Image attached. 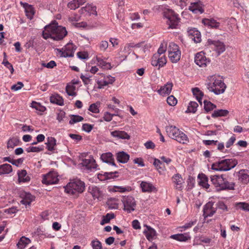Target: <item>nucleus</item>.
Returning <instances> with one entry per match:
<instances>
[{
	"label": "nucleus",
	"mask_w": 249,
	"mask_h": 249,
	"mask_svg": "<svg viewBox=\"0 0 249 249\" xmlns=\"http://www.w3.org/2000/svg\"><path fill=\"white\" fill-rule=\"evenodd\" d=\"M198 178L200 179L199 181L200 186L206 189H209L210 185L208 183V178L205 174H202L198 175Z\"/></svg>",
	"instance_id": "26"
},
{
	"label": "nucleus",
	"mask_w": 249,
	"mask_h": 249,
	"mask_svg": "<svg viewBox=\"0 0 249 249\" xmlns=\"http://www.w3.org/2000/svg\"><path fill=\"white\" fill-rule=\"evenodd\" d=\"M173 178L174 182L177 185H180L182 184V178L179 174L175 175Z\"/></svg>",
	"instance_id": "53"
},
{
	"label": "nucleus",
	"mask_w": 249,
	"mask_h": 249,
	"mask_svg": "<svg viewBox=\"0 0 249 249\" xmlns=\"http://www.w3.org/2000/svg\"><path fill=\"white\" fill-rule=\"evenodd\" d=\"M2 64H3L7 69L10 71L11 73H13L14 71L13 67L12 65L10 63L6 58L4 59Z\"/></svg>",
	"instance_id": "54"
},
{
	"label": "nucleus",
	"mask_w": 249,
	"mask_h": 249,
	"mask_svg": "<svg viewBox=\"0 0 249 249\" xmlns=\"http://www.w3.org/2000/svg\"><path fill=\"white\" fill-rule=\"evenodd\" d=\"M144 227L145 228L143 230V233L146 239L150 242L155 239L157 236V233L156 230L147 225H144Z\"/></svg>",
	"instance_id": "11"
},
{
	"label": "nucleus",
	"mask_w": 249,
	"mask_h": 249,
	"mask_svg": "<svg viewBox=\"0 0 249 249\" xmlns=\"http://www.w3.org/2000/svg\"><path fill=\"white\" fill-rule=\"evenodd\" d=\"M47 148L49 151H52L54 150V146L56 145V140L52 137L47 138V141L45 143Z\"/></svg>",
	"instance_id": "33"
},
{
	"label": "nucleus",
	"mask_w": 249,
	"mask_h": 249,
	"mask_svg": "<svg viewBox=\"0 0 249 249\" xmlns=\"http://www.w3.org/2000/svg\"><path fill=\"white\" fill-rule=\"evenodd\" d=\"M80 78L82 80L85 85H89L91 84V79L89 78V76L88 75H84L81 74Z\"/></svg>",
	"instance_id": "57"
},
{
	"label": "nucleus",
	"mask_w": 249,
	"mask_h": 249,
	"mask_svg": "<svg viewBox=\"0 0 249 249\" xmlns=\"http://www.w3.org/2000/svg\"><path fill=\"white\" fill-rule=\"evenodd\" d=\"M163 15L167 19L166 22L169 25L168 28L171 29L176 28L179 22V18L178 17V15L172 10L168 9L164 11Z\"/></svg>",
	"instance_id": "7"
},
{
	"label": "nucleus",
	"mask_w": 249,
	"mask_h": 249,
	"mask_svg": "<svg viewBox=\"0 0 249 249\" xmlns=\"http://www.w3.org/2000/svg\"><path fill=\"white\" fill-rule=\"evenodd\" d=\"M123 202L124 206V210L128 213H131L134 211L136 206V202L134 198L131 196H127L123 198Z\"/></svg>",
	"instance_id": "9"
},
{
	"label": "nucleus",
	"mask_w": 249,
	"mask_h": 249,
	"mask_svg": "<svg viewBox=\"0 0 249 249\" xmlns=\"http://www.w3.org/2000/svg\"><path fill=\"white\" fill-rule=\"evenodd\" d=\"M115 217V214L113 213H107L106 215H104L100 222L101 225L109 222L110 220Z\"/></svg>",
	"instance_id": "39"
},
{
	"label": "nucleus",
	"mask_w": 249,
	"mask_h": 249,
	"mask_svg": "<svg viewBox=\"0 0 249 249\" xmlns=\"http://www.w3.org/2000/svg\"><path fill=\"white\" fill-rule=\"evenodd\" d=\"M229 111L227 109H218L213 111L212 114V117L216 118L218 117L226 116L229 114Z\"/></svg>",
	"instance_id": "35"
},
{
	"label": "nucleus",
	"mask_w": 249,
	"mask_h": 249,
	"mask_svg": "<svg viewBox=\"0 0 249 249\" xmlns=\"http://www.w3.org/2000/svg\"><path fill=\"white\" fill-rule=\"evenodd\" d=\"M192 90L193 95L196 97L198 102L201 104V101L203 96V93L198 88H193Z\"/></svg>",
	"instance_id": "38"
},
{
	"label": "nucleus",
	"mask_w": 249,
	"mask_h": 249,
	"mask_svg": "<svg viewBox=\"0 0 249 249\" xmlns=\"http://www.w3.org/2000/svg\"><path fill=\"white\" fill-rule=\"evenodd\" d=\"M85 183L79 179H74L70 182L65 187V192L69 194L76 195L83 192Z\"/></svg>",
	"instance_id": "6"
},
{
	"label": "nucleus",
	"mask_w": 249,
	"mask_h": 249,
	"mask_svg": "<svg viewBox=\"0 0 249 249\" xmlns=\"http://www.w3.org/2000/svg\"><path fill=\"white\" fill-rule=\"evenodd\" d=\"M239 180L244 184L249 183V175L244 170H241L238 172Z\"/></svg>",
	"instance_id": "28"
},
{
	"label": "nucleus",
	"mask_w": 249,
	"mask_h": 249,
	"mask_svg": "<svg viewBox=\"0 0 249 249\" xmlns=\"http://www.w3.org/2000/svg\"><path fill=\"white\" fill-rule=\"evenodd\" d=\"M79 12L81 14L87 12L89 15L93 14L95 16L97 15L96 7L92 4H87L85 7H83L80 9Z\"/></svg>",
	"instance_id": "17"
},
{
	"label": "nucleus",
	"mask_w": 249,
	"mask_h": 249,
	"mask_svg": "<svg viewBox=\"0 0 249 249\" xmlns=\"http://www.w3.org/2000/svg\"><path fill=\"white\" fill-rule=\"evenodd\" d=\"M12 171V166L9 164L5 163L0 165V175L8 174Z\"/></svg>",
	"instance_id": "34"
},
{
	"label": "nucleus",
	"mask_w": 249,
	"mask_h": 249,
	"mask_svg": "<svg viewBox=\"0 0 249 249\" xmlns=\"http://www.w3.org/2000/svg\"><path fill=\"white\" fill-rule=\"evenodd\" d=\"M69 21L71 22L78 21L80 19V16L77 14H74L68 18Z\"/></svg>",
	"instance_id": "61"
},
{
	"label": "nucleus",
	"mask_w": 249,
	"mask_h": 249,
	"mask_svg": "<svg viewBox=\"0 0 249 249\" xmlns=\"http://www.w3.org/2000/svg\"><path fill=\"white\" fill-rule=\"evenodd\" d=\"M237 209H239L245 211H249V204L246 202H239L235 204Z\"/></svg>",
	"instance_id": "44"
},
{
	"label": "nucleus",
	"mask_w": 249,
	"mask_h": 249,
	"mask_svg": "<svg viewBox=\"0 0 249 249\" xmlns=\"http://www.w3.org/2000/svg\"><path fill=\"white\" fill-rule=\"evenodd\" d=\"M42 65L43 66L46 67L47 68H49V69H52V68H54L55 66H56V65L55 61H54L53 60H51V61H50L49 62H48L47 64L43 63H42Z\"/></svg>",
	"instance_id": "60"
},
{
	"label": "nucleus",
	"mask_w": 249,
	"mask_h": 249,
	"mask_svg": "<svg viewBox=\"0 0 249 249\" xmlns=\"http://www.w3.org/2000/svg\"><path fill=\"white\" fill-rule=\"evenodd\" d=\"M212 183L217 192L229 190H234L235 183L229 182L223 175H212L210 177Z\"/></svg>",
	"instance_id": "3"
},
{
	"label": "nucleus",
	"mask_w": 249,
	"mask_h": 249,
	"mask_svg": "<svg viewBox=\"0 0 249 249\" xmlns=\"http://www.w3.org/2000/svg\"><path fill=\"white\" fill-rule=\"evenodd\" d=\"M209 44H212L214 47V50L219 55L225 51V46L223 42L219 41L208 40Z\"/></svg>",
	"instance_id": "18"
},
{
	"label": "nucleus",
	"mask_w": 249,
	"mask_h": 249,
	"mask_svg": "<svg viewBox=\"0 0 249 249\" xmlns=\"http://www.w3.org/2000/svg\"><path fill=\"white\" fill-rule=\"evenodd\" d=\"M171 238L175 240L182 242L186 241L188 239H190V236L186 233L177 234L172 235L171 236Z\"/></svg>",
	"instance_id": "32"
},
{
	"label": "nucleus",
	"mask_w": 249,
	"mask_h": 249,
	"mask_svg": "<svg viewBox=\"0 0 249 249\" xmlns=\"http://www.w3.org/2000/svg\"><path fill=\"white\" fill-rule=\"evenodd\" d=\"M30 243V239L25 236H22L20 238L17 245L19 249H24L26 246Z\"/></svg>",
	"instance_id": "30"
},
{
	"label": "nucleus",
	"mask_w": 249,
	"mask_h": 249,
	"mask_svg": "<svg viewBox=\"0 0 249 249\" xmlns=\"http://www.w3.org/2000/svg\"><path fill=\"white\" fill-rule=\"evenodd\" d=\"M75 87L72 85H68L66 88V90L67 94L70 96L76 95L75 92Z\"/></svg>",
	"instance_id": "43"
},
{
	"label": "nucleus",
	"mask_w": 249,
	"mask_h": 249,
	"mask_svg": "<svg viewBox=\"0 0 249 249\" xmlns=\"http://www.w3.org/2000/svg\"><path fill=\"white\" fill-rule=\"evenodd\" d=\"M113 115L108 112H106L104 113V119L107 122H110L112 119Z\"/></svg>",
	"instance_id": "64"
},
{
	"label": "nucleus",
	"mask_w": 249,
	"mask_h": 249,
	"mask_svg": "<svg viewBox=\"0 0 249 249\" xmlns=\"http://www.w3.org/2000/svg\"><path fill=\"white\" fill-rule=\"evenodd\" d=\"M173 84L172 82H167L164 86H161L159 89L157 90L158 93L162 96L169 95L172 89Z\"/></svg>",
	"instance_id": "15"
},
{
	"label": "nucleus",
	"mask_w": 249,
	"mask_h": 249,
	"mask_svg": "<svg viewBox=\"0 0 249 249\" xmlns=\"http://www.w3.org/2000/svg\"><path fill=\"white\" fill-rule=\"evenodd\" d=\"M176 52H180L178 46L174 42H170L168 47V53Z\"/></svg>",
	"instance_id": "45"
},
{
	"label": "nucleus",
	"mask_w": 249,
	"mask_h": 249,
	"mask_svg": "<svg viewBox=\"0 0 249 249\" xmlns=\"http://www.w3.org/2000/svg\"><path fill=\"white\" fill-rule=\"evenodd\" d=\"M69 8L71 10H75L78 8L76 0H71L67 4Z\"/></svg>",
	"instance_id": "52"
},
{
	"label": "nucleus",
	"mask_w": 249,
	"mask_h": 249,
	"mask_svg": "<svg viewBox=\"0 0 249 249\" xmlns=\"http://www.w3.org/2000/svg\"><path fill=\"white\" fill-rule=\"evenodd\" d=\"M198 106V104L196 102L191 101L189 104L187 110L186 112L195 113L197 110Z\"/></svg>",
	"instance_id": "41"
},
{
	"label": "nucleus",
	"mask_w": 249,
	"mask_h": 249,
	"mask_svg": "<svg viewBox=\"0 0 249 249\" xmlns=\"http://www.w3.org/2000/svg\"><path fill=\"white\" fill-rule=\"evenodd\" d=\"M140 46V45L139 44H137L136 45H133L132 44H127L124 46V52L126 53H130L131 48L134 47H139Z\"/></svg>",
	"instance_id": "51"
},
{
	"label": "nucleus",
	"mask_w": 249,
	"mask_h": 249,
	"mask_svg": "<svg viewBox=\"0 0 249 249\" xmlns=\"http://www.w3.org/2000/svg\"><path fill=\"white\" fill-rule=\"evenodd\" d=\"M20 4L23 5L24 8L26 15L27 18L30 19H32L35 13L34 7L32 5L28 4L27 3H23L22 1L20 2Z\"/></svg>",
	"instance_id": "20"
},
{
	"label": "nucleus",
	"mask_w": 249,
	"mask_h": 249,
	"mask_svg": "<svg viewBox=\"0 0 249 249\" xmlns=\"http://www.w3.org/2000/svg\"><path fill=\"white\" fill-rule=\"evenodd\" d=\"M100 103H96L92 104L90 105L89 108V110L94 113H98L99 112V107Z\"/></svg>",
	"instance_id": "46"
},
{
	"label": "nucleus",
	"mask_w": 249,
	"mask_h": 249,
	"mask_svg": "<svg viewBox=\"0 0 249 249\" xmlns=\"http://www.w3.org/2000/svg\"><path fill=\"white\" fill-rule=\"evenodd\" d=\"M50 101L52 103H54L60 106L63 105V99L58 95L52 96L50 97Z\"/></svg>",
	"instance_id": "40"
},
{
	"label": "nucleus",
	"mask_w": 249,
	"mask_h": 249,
	"mask_svg": "<svg viewBox=\"0 0 249 249\" xmlns=\"http://www.w3.org/2000/svg\"><path fill=\"white\" fill-rule=\"evenodd\" d=\"M19 140L17 137H12L10 138L7 142V148L13 149L16 146L19 144Z\"/></svg>",
	"instance_id": "37"
},
{
	"label": "nucleus",
	"mask_w": 249,
	"mask_h": 249,
	"mask_svg": "<svg viewBox=\"0 0 249 249\" xmlns=\"http://www.w3.org/2000/svg\"><path fill=\"white\" fill-rule=\"evenodd\" d=\"M166 51V44H164L163 43H161L160 47L159 48L158 52L157 53L159 54V55H160L164 53Z\"/></svg>",
	"instance_id": "58"
},
{
	"label": "nucleus",
	"mask_w": 249,
	"mask_h": 249,
	"mask_svg": "<svg viewBox=\"0 0 249 249\" xmlns=\"http://www.w3.org/2000/svg\"><path fill=\"white\" fill-rule=\"evenodd\" d=\"M190 38L196 43H199L201 40L200 33L196 29L190 30L189 31Z\"/></svg>",
	"instance_id": "22"
},
{
	"label": "nucleus",
	"mask_w": 249,
	"mask_h": 249,
	"mask_svg": "<svg viewBox=\"0 0 249 249\" xmlns=\"http://www.w3.org/2000/svg\"><path fill=\"white\" fill-rule=\"evenodd\" d=\"M169 57L173 63H177L180 60L181 52H173L168 53Z\"/></svg>",
	"instance_id": "36"
},
{
	"label": "nucleus",
	"mask_w": 249,
	"mask_h": 249,
	"mask_svg": "<svg viewBox=\"0 0 249 249\" xmlns=\"http://www.w3.org/2000/svg\"><path fill=\"white\" fill-rule=\"evenodd\" d=\"M204 109L207 112H208L212 110H213L214 108H216V106L211 103L210 101H208L206 100H205L204 101Z\"/></svg>",
	"instance_id": "42"
},
{
	"label": "nucleus",
	"mask_w": 249,
	"mask_h": 249,
	"mask_svg": "<svg viewBox=\"0 0 249 249\" xmlns=\"http://www.w3.org/2000/svg\"><path fill=\"white\" fill-rule=\"evenodd\" d=\"M206 87L209 91L216 95L224 93L226 89V86L224 82L216 75H212L208 77Z\"/></svg>",
	"instance_id": "2"
},
{
	"label": "nucleus",
	"mask_w": 249,
	"mask_h": 249,
	"mask_svg": "<svg viewBox=\"0 0 249 249\" xmlns=\"http://www.w3.org/2000/svg\"><path fill=\"white\" fill-rule=\"evenodd\" d=\"M129 158V155L124 151L119 152L116 154V159L120 163H126Z\"/></svg>",
	"instance_id": "24"
},
{
	"label": "nucleus",
	"mask_w": 249,
	"mask_h": 249,
	"mask_svg": "<svg viewBox=\"0 0 249 249\" xmlns=\"http://www.w3.org/2000/svg\"><path fill=\"white\" fill-rule=\"evenodd\" d=\"M213 204L212 202L207 203L203 209V215L204 217L211 216L216 212V208L213 207Z\"/></svg>",
	"instance_id": "16"
},
{
	"label": "nucleus",
	"mask_w": 249,
	"mask_h": 249,
	"mask_svg": "<svg viewBox=\"0 0 249 249\" xmlns=\"http://www.w3.org/2000/svg\"><path fill=\"white\" fill-rule=\"evenodd\" d=\"M59 179L57 174L53 172H50L45 175L42 179V183L47 185L56 184Z\"/></svg>",
	"instance_id": "10"
},
{
	"label": "nucleus",
	"mask_w": 249,
	"mask_h": 249,
	"mask_svg": "<svg viewBox=\"0 0 249 249\" xmlns=\"http://www.w3.org/2000/svg\"><path fill=\"white\" fill-rule=\"evenodd\" d=\"M189 9L194 13H196L197 11L200 13H202L204 12L200 1L191 3Z\"/></svg>",
	"instance_id": "23"
},
{
	"label": "nucleus",
	"mask_w": 249,
	"mask_h": 249,
	"mask_svg": "<svg viewBox=\"0 0 249 249\" xmlns=\"http://www.w3.org/2000/svg\"><path fill=\"white\" fill-rule=\"evenodd\" d=\"M141 187L143 192H150L155 189V188L152 184L144 181L142 182L141 184Z\"/></svg>",
	"instance_id": "31"
},
{
	"label": "nucleus",
	"mask_w": 249,
	"mask_h": 249,
	"mask_svg": "<svg viewBox=\"0 0 249 249\" xmlns=\"http://www.w3.org/2000/svg\"><path fill=\"white\" fill-rule=\"evenodd\" d=\"M101 159L103 162L108 163L114 167H116L113 155L110 152L102 154L101 156Z\"/></svg>",
	"instance_id": "19"
},
{
	"label": "nucleus",
	"mask_w": 249,
	"mask_h": 249,
	"mask_svg": "<svg viewBox=\"0 0 249 249\" xmlns=\"http://www.w3.org/2000/svg\"><path fill=\"white\" fill-rule=\"evenodd\" d=\"M32 105V107L35 108L36 109L40 111L43 112L45 109V107L41 106L40 104L33 102Z\"/></svg>",
	"instance_id": "55"
},
{
	"label": "nucleus",
	"mask_w": 249,
	"mask_h": 249,
	"mask_svg": "<svg viewBox=\"0 0 249 249\" xmlns=\"http://www.w3.org/2000/svg\"><path fill=\"white\" fill-rule=\"evenodd\" d=\"M195 62L200 67H205L207 63L209 62L202 52L196 53L195 57Z\"/></svg>",
	"instance_id": "14"
},
{
	"label": "nucleus",
	"mask_w": 249,
	"mask_h": 249,
	"mask_svg": "<svg viewBox=\"0 0 249 249\" xmlns=\"http://www.w3.org/2000/svg\"><path fill=\"white\" fill-rule=\"evenodd\" d=\"M237 163L235 159L222 160L213 163L212 169L217 171H227L235 167Z\"/></svg>",
	"instance_id": "5"
},
{
	"label": "nucleus",
	"mask_w": 249,
	"mask_h": 249,
	"mask_svg": "<svg viewBox=\"0 0 249 249\" xmlns=\"http://www.w3.org/2000/svg\"><path fill=\"white\" fill-rule=\"evenodd\" d=\"M168 136L182 144H186L189 142L187 135L175 125H169L165 127Z\"/></svg>",
	"instance_id": "4"
},
{
	"label": "nucleus",
	"mask_w": 249,
	"mask_h": 249,
	"mask_svg": "<svg viewBox=\"0 0 249 249\" xmlns=\"http://www.w3.org/2000/svg\"><path fill=\"white\" fill-rule=\"evenodd\" d=\"M27 174L25 170H21L18 171V180L19 182H27L30 181V178L27 175Z\"/></svg>",
	"instance_id": "27"
},
{
	"label": "nucleus",
	"mask_w": 249,
	"mask_h": 249,
	"mask_svg": "<svg viewBox=\"0 0 249 249\" xmlns=\"http://www.w3.org/2000/svg\"><path fill=\"white\" fill-rule=\"evenodd\" d=\"M92 128L93 125L88 124H83L82 126L83 130L87 132H90Z\"/></svg>",
	"instance_id": "59"
},
{
	"label": "nucleus",
	"mask_w": 249,
	"mask_h": 249,
	"mask_svg": "<svg viewBox=\"0 0 249 249\" xmlns=\"http://www.w3.org/2000/svg\"><path fill=\"white\" fill-rule=\"evenodd\" d=\"M81 164L88 170L96 169L97 166L95 160L91 156H89L87 158L83 159Z\"/></svg>",
	"instance_id": "12"
},
{
	"label": "nucleus",
	"mask_w": 249,
	"mask_h": 249,
	"mask_svg": "<svg viewBox=\"0 0 249 249\" xmlns=\"http://www.w3.org/2000/svg\"><path fill=\"white\" fill-rule=\"evenodd\" d=\"M91 246L93 249H102L101 242L97 239L91 242Z\"/></svg>",
	"instance_id": "47"
},
{
	"label": "nucleus",
	"mask_w": 249,
	"mask_h": 249,
	"mask_svg": "<svg viewBox=\"0 0 249 249\" xmlns=\"http://www.w3.org/2000/svg\"><path fill=\"white\" fill-rule=\"evenodd\" d=\"M44 29L45 30L42 32V36L45 39L51 38L54 40H61L67 35L66 28L58 25L55 21L46 25Z\"/></svg>",
	"instance_id": "1"
},
{
	"label": "nucleus",
	"mask_w": 249,
	"mask_h": 249,
	"mask_svg": "<svg viewBox=\"0 0 249 249\" xmlns=\"http://www.w3.org/2000/svg\"><path fill=\"white\" fill-rule=\"evenodd\" d=\"M76 49V46L72 43H68L64 48L62 49H57L56 50L59 53L61 57H72L74 52Z\"/></svg>",
	"instance_id": "8"
},
{
	"label": "nucleus",
	"mask_w": 249,
	"mask_h": 249,
	"mask_svg": "<svg viewBox=\"0 0 249 249\" xmlns=\"http://www.w3.org/2000/svg\"><path fill=\"white\" fill-rule=\"evenodd\" d=\"M153 164L158 170L159 169L163 170V168L161 166L162 164L160 160L155 159Z\"/></svg>",
	"instance_id": "63"
},
{
	"label": "nucleus",
	"mask_w": 249,
	"mask_h": 249,
	"mask_svg": "<svg viewBox=\"0 0 249 249\" xmlns=\"http://www.w3.org/2000/svg\"><path fill=\"white\" fill-rule=\"evenodd\" d=\"M166 101L168 105L171 106H174L177 103V99L173 95L168 97Z\"/></svg>",
	"instance_id": "50"
},
{
	"label": "nucleus",
	"mask_w": 249,
	"mask_h": 249,
	"mask_svg": "<svg viewBox=\"0 0 249 249\" xmlns=\"http://www.w3.org/2000/svg\"><path fill=\"white\" fill-rule=\"evenodd\" d=\"M84 120V118L80 116L79 115H72L71 117V119L69 122L70 124H73L74 123L79 122L82 121Z\"/></svg>",
	"instance_id": "48"
},
{
	"label": "nucleus",
	"mask_w": 249,
	"mask_h": 249,
	"mask_svg": "<svg viewBox=\"0 0 249 249\" xmlns=\"http://www.w3.org/2000/svg\"><path fill=\"white\" fill-rule=\"evenodd\" d=\"M202 22L204 25L212 28H217L219 26V23L213 19L205 18L202 20Z\"/></svg>",
	"instance_id": "29"
},
{
	"label": "nucleus",
	"mask_w": 249,
	"mask_h": 249,
	"mask_svg": "<svg viewBox=\"0 0 249 249\" xmlns=\"http://www.w3.org/2000/svg\"><path fill=\"white\" fill-rule=\"evenodd\" d=\"M115 78L111 75L104 76L103 80H98L97 81L98 88L102 89L105 86H107L109 84H112L115 81Z\"/></svg>",
	"instance_id": "13"
},
{
	"label": "nucleus",
	"mask_w": 249,
	"mask_h": 249,
	"mask_svg": "<svg viewBox=\"0 0 249 249\" xmlns=\"http://www.w3.org/2000/svg\"><path fill=\"white\" fill-rule=\"evenodd\" d=\"M24 86L23 84L21 82H18L16 84L11 87V89L14 91H17L20 89Z\"/></svg>",
	"instance_id": "56"
},
{
	"label": "nucleus",
	"mask_w": 249,
	"mask_h": 249,
	"mask_svg": "<svg viewBox=\"0 0 249 249\" xmlns=\"http://www.w3.org/2000/svg\"><path fill=\"white\" fill-rule=\"evenodd\" d=\"M236 140L235 137L234 136H232L230 138V139L229 140V141L226 142V146L227 148H229L231 147L235 142Z\"/></svg>",
	"instance_id": "62"
},
{
	"label": "nucleus",
	"mask_w": 249,
	"mask_h": 249,
	"mask_svg": "<svg viewBox=\"0 0 249 249\" xmlns=\"http://www.w3.org/2000/svg\"><path fill=\"white\" fill-rule=\"evenodd\" d=\"M108 47V43L107 41L103 40L99 44V48L101 51L105 52Z\"/></svg>",
	"instance_id": "49"
},
{
	"label": "nucleus",
	"mask_w": 249,
	"mask_h": 249,
	"mask_svg": "<svg viewBox=\"0 0 249 249\" xmlns=\"http://www.w3.org/2000/svg\"><path fill=\"white\" fill-rule=\"evenodd\" d=\"M89 192L91 194L94 199H99L102 196L103 192L99 187L95 186H89Z\"/></svg>",
	"instance_id": "21"
},
{
	"label": "nucleus",
	"mask_w": 249,
	"mask_h": 249,
	"mask_svg": "<svg viewBox=\"0 0 249 249\" xmlns=\"http://www.w3.org/2000/svg\"><path fill=\"white\" fill-rule=\"evenodd\" d=\"M111 135L113 137L122 139L129 140L130 138V136L124 131L115 130L111 132Z\"/></svg>",
	"instance_id": "25"
}]
</instances>
